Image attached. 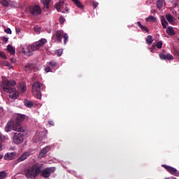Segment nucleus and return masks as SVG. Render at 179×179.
Instances as JSON below:
<instances>
[{"label":"nucleus","instance_id":"nucleus-1","mask_svg":"<svg viewBox=\"0 0 179 179\" xmlns=\"http://www.w3.org/2000/svg\"><path fill=\"white\" fill-rule=\"evenodd\" d=\"M16 83L14 80H2V84L1 85L2 90L10 94V99L13 100L17 99L20 96V92H18V91L15 90V87H14Z\"/></svg>","mask_w":179,"mask_h":179},{"label":"nucleus","instance_id":"nucleus-2","mask_svg":"<svg viewBox=\"0 0 179 179\" xmlns=\"http://www.w3.org/2000/svg\"><path fill=\"white\" fill-rule=\"evenodd\" d=\"M17 121H10L6 125V132L15 131L17 132H24V129L20 122H22L25 120V115L18 114L16 117Z\"/></svg>","mask_w":179,"mask_h":179},{"label":"nucleus","instance_id":"nucleus-3","mask_svg":"<svg viewBox=\"0 0 179 179\" xmlns=\"http://www.w3.org/2000/svg\"><path fill=\"white\" fill-rule=\"evenodd\" d=\"M24 173L27 179H35L41 173V166L38 164H34L32 166L25 169Z\"/></svg>","mask_w":179,"mask_h":179},{"label":"nucleus","instance_id":"nucleus-4","mask_svg":"<svg viewBox=\"0 0 179 179\" xmlns=\"http://www.w3.org/2000/svg\"><path fill=\"white\" fill-rule=\"evenodd\" d=\"M46 43H47V39L41 38L39 39V41L36 42H34V43L28 45L27 50L24 51V52L29 54L32 52H35L39 50V48L44 47V45H45Z\"/></svg>","mask_w":179,"mask_h":179},{"label":"nucleus","instance_id":"nucleus-5","mask_svg":"<svg viewBox=\"0 0 179 179\" xmlns=\"http://www.w3.org/2000/svg\"><path fill=\"white\" fill-rule=\"evenodd\" d=\"M64 38V44L68 42V34L64 33L62 30H57L52 34V41L57 43H62Z\"/></svg>","mask_w":179,"mask_h":179},{"label":"nucleus","instance_id":"nucleus-6","mask_svg":"<svg viewBox=\"0 0 179 179\" xmlns=\"http://www.w3.org/2000/svg\"><path fill=\"white\" fill-rule=\"evenodd\" d=\"M32 94L37 99H41V83L35 82L32 84Z\"/></svg>","mask_w":179,"mask_h":179},{"label":"nucleus","instance_id":"nucleus-7","mask_svg":"<svg viewBox=\"0 0 179 179\" xmlns=\"http://www.w3.org/2000/svg\"><path fill=\"white\" fill-rule=\"evenodd\" d=\"M13 142L15 143V145H20L24 142V134L23 133H15L14 134V138L13 139Z\"/></svg>","mask_w":179,"mask_h":179},{"label":"nucleus","instance_id":"nucleus-8","mask_svg":"<svg viewBox=\"0 0 179 179\" xmlns=\"http://www.w3.org/2000/svg\"><path fill=\"white\" fill-rule=\"evenodd\" d=\"M55 167H50V168H46L42 171V177L45 178H48L50 176H51V174L54 173L55 172Z\"/></svg>","mask_w":179,"mask_h":179},{"label":"nucleus","instance_id":"nucleus-9","mask_svg":"<svg viewBox=\"0 0 179 179\" xmlns=\"http://www.w3.org/2000/svg\"><path fill=\"white\" fill-rule=\"evenodd\" d=\"M29 13L33 16H38L41 14V8L38 5L29 7Z\"/></svg>","mask_w":179,"mask_h":179},{"label":"nucleus","instance_id":"nucleus-10","mask_svg":"<svg viewBox=\"0 0 179 179\" xmlns=\"http://www.w3.org/2000/svg\"><path fill=\"white\" fill-rule=\"evenodd\" d=\"M162 167H164V169H166V171H168L169 173L177 177L179 176V172L178 171V170H176V169L166 165H162Z\"/></svg>","mask_w":179,"mask_h":179},{"label":"nucleus","instance_id":"nucleus-11","mask_svg":"<svg viewBox=\"0 0 179 179\" xmlns=\"http://www.w3.org/2000/svg\"><path fill=\"white\" fill-rule=\"evenodd\" d=\"M62 4H64V1H60L59 2L57 3L55 5V8L58 12H61L62 13H66L69 11V9L67 7H65V10L62 9Z\"/></svg>","mask_w":179,"mask_h":179},{"label":"nucleus","instance_id":"nucleus-12","mask_svg":"<svg viewBox=\"0 0 179 179\" xmlns=\"http://www.w3.org/2000/svg\"><path fill=\"white\" fill-rule=\"evenodd\" d=\"M159 57L162 60H172L173 59V56L171 54H166V52L164 51V52L159 54Z\"/></svg>","mask_w":179,"mask_h":179},{"label":"nucleus","instance_id":"nucleus-13","mask_svg":"<svg viewBox=\"0 0 179 179\" xmlns=\"http://www.w3.org/2000/svg\"><path fill=\"white\" fill-rule=\"evenodd\" d=\"M17 156L16 152H7L6 155H4V160L6 161H11L15 159Z\"/></svg>","mask_w":179,"mask_h":179},{"label":"nucleus","instance_id":"nucleus-14","mask_svg":"<svg viewBox=\"0 0 179 179\" xmlns=\"http://www.w3.org/2000/svg\"><path fill=\"white\" fill-rule=\"evenodd\" d=\"M29 156H31V152H24V154L21 155V156L18 159H17V162L20 163L22 162H24Z\"/></svg>","mask_w":179,"mask_h":179},{"label":"nucleus","instance_id":"nucleus-15","mask_svg":"<svg viewBox=\"0 0 179 179\" xmlns=\"http://www.w3.org/2000/svg\"><path fill=\"white\" fill-rule=\"evenodd\" d=\"M50 150H51V147L50 146L45 147V148L42 149V150H41V152H39V157L41 158L44 157V156L47 155V153L48 152V151H50Z\"/></svg>","mask_w":179,"mask_h":179},{"label":"nucleus","instance_id":"nucleus-16","mask_svg":"<svg viewBox=\"0 0 179 179\" xmlns=\"http://www.w3.org/2000/svg\"><path fill=\"white\" fill-rule=\"evenodd\" d=\"M136 25L138 26V27L141 29V30H142V31L145 33L149 32V29H148V27H145L144 25H142V24H141V22H136Z\"/></svg>","mask_w":179,"mask_h":179},{"label":"nucleus","instance_id":"nucleus-17","mask_svg":"<svg viewBox=\"0 0 179 179\" xmlns=\"http://www.w3.org/2000/svg\"><path fill=\"white\" fill-rule=\"evenodd\" d=\"M160 20L162 23V27H164V29H166V27H167L169 24V23H168L169 22L166 21V20L164 19V17L163 16L160 17Z\"/></svg>","mask_w":179,"mask_h":179},{"label":"nucleus","instance_id":"nucleus-18","mask_svg":"<svg viewBox=\"0 0 179 179\" xmlns=\"http://www.w3.org/2000/svg\"><path fill=\"white\" fill-rule=\"evenodd\" d=\"M72 2H73V4H75V6L76 7H78V8L79 9H83V6L82 5V3H80V1H79V0H71Z\"/></svg>","mask_w":179,"mask_h":179},{"label":"nucleus","instance_id":"nucleus-19","mask_svg":"<svg viewBox=\"0 0 179 179\" xmlns=\"http://www.w3.org/2000/svg\"><path fill=\"white\" fill-rule=\"evenodd\" d=\"M175 17H172L171 14H166V19L165 20H168L167 22H169V24H173Z\"/></svg>","mask_w":179,"mask_h":179},{"label":"nucleus","instance_id":"nucleus-20","mask_svg":"<svg viewBox=\"0 0 179 179\" xmlns=\"http://www.w3.org/2000/svg\"><path fill=\"white\" fill-rule=\"evenodd\" d=\"M34 66L32 64H28L25 65V71L29 73L34 69Z\"/></svg>","mask_w":179,"mask_h":179},{"label":"nucleus","instance_id":"nucleus-21","mask_svg":"<svg viewBox=\"0 0 179 179\" xmlns=\"http://www.w3.org/2000/svg\"><path fill=\"white\" fill-rule=\"evenodd\" d=\"M41 2L42 4H43V7L46 8V9H48L51 0H41Z\"/></svg>","mask_w":179,"mask_h":179},{"label":"nucleus","instance_id":"nucleus-22","mask_svg":"<svg viewBox=\"0 0 179 179\" xmlns=\"http://www.w3.org/2000/svg\"><path fill=\"white\" fill-rule=\"evenodd\" d=\"M7 51H8V52H10L11 55H14L15 54V49L10 45H8V46H7Z\"/></svg>","mask_w":179,"mask_h":179},{"label":"nucleus","instance_id":"nucleus-23","mask_svg":"<svg viewBox=\"0 0 179 179\" xmlns=\"http://www.w3.org/2000/svg\"><path fill=\"white\" fill-rule=\"evenodd\" d=\"M166 34H168L169 36L175 35V31L173 30V28L172 27H168L166 29Z\"/></svg>","mask_w":179,"mask_h":179},{"label":"nucleus","instance_id":"nucleus-24","mask_svg":"<svg viewBox=\"0 0 179 179\" xmlns=\"http://www.w3.org/2000/svg\"><path fill=\"white\" fill-rule=\"evenodd\" d=\"M24 105L27 108H32V106H34V103H32V101H31L25 100V101H24Z\"/></svg>","mask_w":179,"mask_h":179},{"label":"nucleus","instance_id":"nucleus-25","mask_svg":"<svg viewBox=\"0 0 179 179\" xmlns=\"http://www.w3.org/2000/svg\"><path fill=\"white\" fill-rule=\"evenodd\" d=\"M146 43H148V45H150L152 44V43H153V38L152 37V36L148 35L146 37Z\"/></svg>","mask_w":179,"mask_h":179},{"label":"nucleus","instance_id":"nucleus-26","mask_svg":"<svg viewBox=\"0 0 179 179\" xmlns=\"http://www.w3.org/2000/svg\"><path fill=\"white\" fill-rule=\"evenodd\" d=\"M0 4L4 7H8L10 6V3L6 1V0H0Z\"/></svg>","mask_w":179,"mask_h":179},{"label":"nucleus","instance_id":"nucleus-27","mask_svg":"<svg viewBox=\"0 0 179 179\" xmlns=\"http://www.w3.org/2000/svg\"><path fill=\"white\" fill-rule=\"evenodd\" d=\"M146 22H156V18L152 15L146 17Z\"/></svg>","mask_w":179,"mask_h":179},{"label":"nucleus","instance_id":"nucleus-28","mask_svg":"<svg viewBox=\"0 0 179 179\" xmlns=\"http://www.w3.org/2000/svg\"><path fill=\"white\" fill-rule=\"evenodd\" d=\"M163 5V2L162 0H157L156 1V7L159 9L162 8V6Z\"/></svg>","mask_w":179,"mask_h":179},{"label":"nucleus","instance_id":"nucleus-29","mask_svg":"<svg viewBox=\"0 0 179 179\" xmlns=\"http://www.w3.org/2000/svg\"><path fill=\"white\" fill-rule=\"evenodd\" d=\"M8 139V137L6 136H3L2 134H0V150H1V143L5 140Z\"/></svg>","mask_w":179,"mask_h":179},{"label":"nucleus","instance_id":"nucleus-30","mask_svg":"<svg viewBox=\"0 0 179 179\" xmlns=\"http://www.w3.org/2000/svg\"><path fill=\"white\" fill-rule=\"evenodd\" d=\"M155 45V48H157V49H161L162 45V41H159L156 43V45Z\"/></svg>","mask_w":179,"mask_h":179},{"label":"nucleus","instance_id":"nucleus-31","mask_svg":"<svg viewBox=\"0 0 179 179\" xmlns=\"http://www.w3.org/2000/svg\"><path fill=\"white\" fill-rule=\"evenodd\" d=\"M6 178V173L5 171L0 172V179H5Z\"/></svg>","mask_w":179,"mask_h":179},{"label":"nucleus","instance_id":"nucleus-32","mask_svg":"<svg viewBox=\"0 0 179 179\" xmlns=\"http://www.w3.org/2000/svg\"><path fill=\"white\" fill-rule=\"evenodd\" d=\"M48 65H50V66H51V67H55V66H57V62H48Z\"/></svg>","mask_w":179,"mask_h":179},{"label":"nucleus","instance_id":"nucleus-33","mask_svg":"<svg viewBox=\"0 0 179 179\" xmlns=\"http://www.w3.org/2000/svg\"><path fill=\"white\" fill-rule=\"evenodd\" d=\"M98 5H99L98 2L92 1V7L94 8V9H96L98 7Z\"/></svg>","mask_w":179,"mask_h":179},{"label":"nucleus","instance_id":"nucleus-34","mask_svg":"<svg viewBox=\"0 0 179 179\" xmlns=\"http://www.w3.org/2000/svg\"><path fill=\"white\" fill-rule=\"evenodd\" d=\"M59 24H63L64 22H65V18H64V17H59Z\"/></svg>","mask_w":179,"mask_h":179},{"label":"nucleus","instance_id":"nucleus-35","mask_svg":"<svg viewBox=\"0 0 179 179\" xmlns=\"http://www.w3.org/2000/svg\"><path fill=\"white\" fill-rule=\"evenodd\" d=\"M26 90H27L26 86H22L20 88V91H21V92H22V93H24Z\"/></svg>","mask_w":179,"mask_h":179},{"label":"nucleus","instance_id":"nucleus-36","mask_svg":"<svg viewBox=\"0 0 179 179\" xmlns=\"http://www.w3.org/2000/svg\"><path fill=\"white\" fill-rule=\"evenodd\" d=\"M57 55H58V57H61V55H62V50L59 49L57 50Z\"/></svg>","mask_w":179,"mask_h":179},{"label":"nucleus","instance_id":"nucleus-37","mask_svg":"<svg viewBox=\"0 0 179 179\" xmlns=\"http://www.w3.org/2000/svg\"><path fill=\"white\" fill-rule=\"evenodd\" d=\"M2 65H4V66H10V63L8 62L4 61L2 62Z\"/></svg>","mask_w":179,"mask_h":179},{"label":"nucleus","instance_id":"nucleus-38","mask_svg":"<svg viewBox=\"0 0 179 179\" xmlns=\"http://www.w3.org/2000/svg\"><path fill=\"white\" fill-rule=\"evenodd\" d=\"M4 31H6L7 34H11L12 33L11 29L10 28L4 29Z\"/></svg>","mask_w":179,"mask_h":179},{"label":"nucleus","instance_id":"nucleus-39","mask_svg":"<svg viewBox=\"0 0 179 179\" xmlns=\"http://www.w3.org/2000/svg\"><path fill=\"white\" fill-rule=\"evenodd\" d=\"M0 57L2 59H6V56L3 52H0Z\"/></svg>","mask_w":179,"mask_h":179},{"label":"nucleus","instance_id":"nucleus-40","mask_svg":"<svg viewBox=\"0 0 179 179\" xmlns=\"http://www.w3.org/2000/svg\"><path fill=\"white\" fill-rule=\"evenodd\" d=\"M45 72L50 73L51 72V68L50 67H46L45 68Z\"/></svg>","mask_w":179,"mask_h":179},{"label":"nucleus","instance_id":"nucleus-41","mask_svg":"<svg viewBox=\"0 0 179 179\" xmlns=\"http://www.w3.org/2000/svg\"><path fill=\"white\" fill-rule=\"evenodd\" d=\"M2 41L4 42V43H8V38L2 37Z\"/></svg>","mask_w":179,"mask_h":179},{"label":"nucleus","instance_id":"nucleus-42","mask_svg":"<svg viewBox=\"0 0 179 179\" xmlns=\"http://www.w3.org/2000/svg\"><path fill=\"white\" fill-rule=\"evenodd\" d=\"M155 48L156 47H155V45H152V47L149 48V50L150 51V52H152Z\"/></svg>","mask_w":179,"mask_h":179},{"label":"nucleus","instance_id":"nucleus-43","mask_svg":"<svg viewBox=\"0 0 179 179\" xmlns=\"http://www.w3.org/2000/svg\"><path fill=\"white\" fill-rule=\"evenodd\" d=\"M34 31L35 32H36V33H39L40 29L35 27V28H34Z\"/></svg>","mask_w":179,"mask_h":179},{"label":"nucleus","instance_id":"nucleus-44","mask_svg":"<svg viewBox=\"0 0 179 179\" xmlns=\"http://www.w3.org/2000/svg\"><path fill=\"white\" fill-rule=\"evenodd\" d=\"M48 124H50V125H51V126H54L55 125L54 121H52V120L48 121Z\"/></svg>","mask_w":179,"mask_h":179},{"label":"nucleus","instance_id":"nucleus-45","mask_svg":"<svg viewBox=\"0 0 179 179\" xmlns=\"http://www.w3.org/2000/svg\"><path fill=\"white\" fill-rule=\"evenodd\" d=\"M11 62L15 63V59H14L13 58H12V59H11Z\"/></svg>","mask_w":179,"mask_h":179},{"label":"nucleus","instance_id":"nucleus-46","mask_svg":"<svg viewBox=\"0 0 179 179\" xmlns=\"http://www.w3.org/2000/svg\"><path fill=\"white\" fill-rule=\"evenodd\" d=\"M2 158H3V156L2 155H0V159H1Z\"/></svg>","mask_w":179,"mask_h":179},{"label":"nucleus","instance_id":"nucleus-47","mask_svg":"<svg viewBox=\"0 0 179 179\" xmlns=\"http://www.w3.org/2000/svg\"><path fill=\"white\" fill-rule=\"evenodd\" d=\"M178 19L179 20V17H178Z\"/></svg>","mask_w":179,"mask_h":179},{"label":"nucleus","instance_id":"nucleus-48","mask_svg":"<svg viewBox=\"0 0 179 179\" xmlns=\"http://www.w3.org/2000/svg\"><path fill=\"white\" fill-rule=\"evenodd\" d=\"M166 179H169V178H166Z\"/></svg>","mask_w":179,"mask_h":179}]
</instances>
